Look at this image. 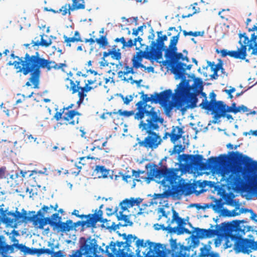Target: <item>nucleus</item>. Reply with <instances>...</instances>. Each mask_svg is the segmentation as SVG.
I'll return each mask as SVG.
<instances>
[{"instance_id":"42","label":"nucleus","mask_w":257,"mask_h":257,"mask_svg":"<svg viewBox=\"0 0 257 257\" xmlns=\"http://www.w3.org/2000/svg\"><path fill=\"white\" fill-rule=\"evenodd\" d=\"M95 42H97L99 46L103 48H105L106 46L108 45V42L106 37L101 36L99 38H97L95 40Z\"/></svg>"},{"instance_id":"15","label":"nucleus","mask_w":257,"mask_h":257,"mask_svg":"<svg viewBox=\"0 0 257 257\" xmlns=\"http://www.w3.org/2000/svg\"><path fill=\"white\" fill-rule=\"evenodd\" d=\"M197 101V94L190 93L188 95L187 100H182L179 102L178 108L184 113L188 109L195 107Z\"/></svg>"},{"instance_id":"45","label":"nucleus","mask_w":257,"mask_h":257,"mask_svg":"<svg viewBox=\"0 0 257 257\" xmlns=\"http://www.w3.org/2000/svg\"><path fill=\"white\" fill-rule=\"evenodd\" d=\"M203 160V156L200 155L193 156L192 159L193 163L196 165H199Z\"/></svg>"},{"instance_id":"57","label":"nucleus","mask_w":257,"mask_h":257,"mask_svg":"<svg viewBox=\"0 0 257 257\" xmlns=\"http://www.w3.org/2000/svg\"><path fill=\"white\" fill-rule=\"evenodd\" d=\"M18 247L19 249H20L22 251L24 252L25 254H28L29 251L30 250V248L26 246L25 245L22 244H18Z\"/></svg>"},{"instance_id":"59","label":"nucleus","mask_w":257,"mask_h":257,"mask_svg":"<svg viewBox=\"0 0 257 257\" xmlns=\"http://www.w3.org/2000/svg\"><path fill=\"white\" fill-rule=\"evenodd\" d=\"M126 75L124 71H119L118 72V76L119 78H121V80L126 81L127 82H130V80L128 78H127L125 76Z\"/></svg>"},{"instance_id":"5","label":"nucleus","mask_w":257,"mask_h":257,"mask_svg":"<svg viewBox=\"0 0 257 257\" xmlns=\"http://www.w3.org/2000/svg\"><path fill=\"white\" fill-rule=\"evenodd\" d=\"M177 51H166L165 56L172 60V72L175 75L176 79H183L185 77V71L190 69L191 65H187L182 61L189 62L187 55L184 56L181 53H176Z\"/></svg>"},{"instance_id":"39","label":"nucleus","mask_w":257,"mask_h":257,"mask_svg":"<svg viewBox=\"0 0 257 257\" xmlns=\"http://www.w3.org/2000/svg\"><path fill=\"white\" fill-rule=\"evenodd\" d=\"M182 226H180L178 225L177 227L172 228V231L177 233L178 235L182 234H184V233H190V231L188 229L183 227Z\"/></svg>"},{"instance_id":"32","label":"nucleus","mask_w":257,"mask_h":257,"mask_svg":"<svg viewBox=\"0 0 257 257\" xmlns=\"http://www.w3.org/2000/svg\"><path fill=\"white\" fill-rule=\"evenodd\" d=\"M167 40V37L166 35H163L162 32H158V39L155 42L157 45L159 46L160 48L164 50V42Z\"/></svg>"},{"instance_id":"35","label":"nucleus","mask_w":257,"mask_h":257,"mask_svg":"<svg viewBox=\"0 0 257 257\" xmlns=\"http://www.w3.org/2000/svg\"><path fill=\"white\" fill-rule=\"evenodd\" d=\"M238 238H235L233 236L231 235H227L225 237V243L224 244L225 248H229L231 247L233 245L234 246V248H235V244L236 241Z\"/></svg>"},{"instance_id":"9","label":"nucleus","mask_w":257,"mask_h":257,"mask_svg":"<svg viewBox=\"0 0 257 257\" xmlns=\"http://www.w3.org/2000/svg\"><path fill=\"white\" fill-rule=\"evenodd\" d=\"M198 93L200 94V97L203 98L202 103L200 104V106L202 108L212 110L215 112L224 113L225 104L222 101L208 102L205 93L202 91L200 92L198 91Z\"/></svg>"},{"instance_id":"54","label":"nucleus","mask_w":257,"mask_h":257,"mask_svg":"<svg viewBox=\"0 0 257 257\" xmlns=\"http://www.w3.org/2000/svg\"><path fill=\"white\" fill-rule=\"evenodd\" d=\"M123 180L125 181L126 182L133 181V184L132 185V188H134L136 186V183H135V178H132L130 176H123Z\"/></svg>"},{"instance_id":"36","label":"nucleus","mask_w":257,"mask_h":257,"mask_svg":"<svg viewBox=\"0 0 257 257\" xmlns=\"http://www.w3.org/2000/svg\"><path fill=\"white\" fill-rule=\"evenodd\" d=\"M106 248V252L107 253L108 256H111L113 254H116L117 252L116 248L115 247V245L112 242H111L109 245H107L105 247Z\"/></svg>"},{"instance_id":"46","label":"nucleus","mask_w":257,"mask_h":257,"mask_svg":"<svg viewBox=\"0 0 257 257\" xmlns=\"http://www.w3.org/2000/svg\"><path fill=\"white\" fill-rule=\"evenodd\" d=\"M211 68L214 71V75H215L216 76H218L217 74V72L220 70H223L222 65L220 63H218L216 65L214 64H212Z\"/></svg>"},{"instance_id":"24","label":"nucleus","mask_w":257,"mask_h":257,"mask_svg":"<svg viewBox=\"0 0 257 257\" xmlns=\"http://www.w3.org/2000/svg\"><path fill=\"white\" fill-rule=\"evenodd\" d=\"M102 215V212L99 211L98 214H89L87 216V223L89 225H93L96 222L101 220V217Z\"/></svg>"},{"instance_id":"13","label":"nucleus","mask_w":257,"mask_h":257,"mask_svg":"<svg viewBox=\"0 0 257 257\" xmlns=\"http://www.w3.org/2000/svg\"><path fill=\"white\" fill-rule=\"evenodd\" d=\"M146 48L147 50L145 51V58L157 60L162 58V51L164 49L157 45L155 41H152L150 51L148 50V46Z\"/></svg>"},{"instance_id":"29","label":"nucleus","mask_w":257,"mask_h":257,"mask_svg":"<svg viewBox=\"0 0 257 257\" xmlns=\"http://www.w3.org/2000/svg\"><path fill=\"white\" fill-rule=\"evenodd\" d=\"M168 194L167 193L157 194L154 196L153 199L155 200V203L156 204L159 203L161 204H167V197Z\"/></svg>"},{"instance_id":"17","label":"nucleus","mask_w":257,"mask_h":257,"mask_svg":"<svg viewBox=\"0 0 257 257\" xmlns=\"http://www.w3.org/2000/svg\"><path fill=\"white\" fill-rule=\"evenodd\" d=\"M249 31L253 33L251 34L250 39H248V50H252L251 55L257 56V23L251 28H249Z\"/></svg>"},{"instance_id":"1","label":"nucleus","mask_w":257,"mask_h":257,"mask_svg":"<svg viewBox=\"0 0 257 257\" xmlns=\"http://www.w3.org/2000/svg\"><path fill=\"white\" fill-rule=\"evenodd\" d=\"M232 159L246 164V168L242 173V179L239 174L241 168L236 164H230L222 171V179L225 180L229 188L241 191L245 195H257V162L238 152H233Z\"/></svg>"},{"instance_id":"52","label":"nucleus","mask_w":257,"mask_h":257,"mask_svg":"<svg viewBox=\"0 0 257 257\" xmlns=\"http://www.w3.org/2000/svg\"><path fill=\"white\" fill-rule=\"evenodd\" d=\"M148 241H150L149 240L147 241L146 242H144V240L143 239H138L136 241V245L138 247L140 248L141 247H146L148 245Z\"/></svg>"},{"instance_id":"27","label":"nucleus","mask_w":257,"mask_h":257,"mask_svg":"<svg viewBox=\"0 0 257 257\" xmlns=\"http://www.w3.org/2000/svg\"><path fill=\"white\" fill-rule=\"evenodd\" d=\"M57 227L61 231H69L72 229V221L69 220L66 222H60L56 224Z\"/></svg>"},{"instance_id":"8","label":"nucleus","mask_w":257,"mask_h":257,"mask_svg":"<svg viewBox=\"0 0 257 257\" xmlns=\"http://www.w3.org/2000/svg\"><path fill=\"white\" fill-rule=\"evenodd\" d=\"M80 244V248L84 255L100 257L99 254L104 252L103 249L98 246L97 241L94 238L90 237L85 239L81 238Z\"/></svg>"},{"instance_id":"21","label":"nucleus","mask_w":257,"mask_h":257,"mask_svg":"<svg viewBox=\"0 0 257 257\" xmlns=\"http://www.w3.org/2000/svg\"><path fill=\"white\" fill-rule=\"evenodd\" d=\"M172 212L173 216L172 220H171L169 217L167 220L168 227H170L171 224L174 222H176L180 226H183L186 224L185 221L179 216L178 213L173 208H172Z\"/></svg>"},{"instance_id":"64","label":"nucleus","mask_w":257,"mask_h":257,"mask_svg":"<svg viewBox=\"0 0 257 257\" xmlns=\"http://www.w3.org/2000/svg\"><path fill=\"white\" fill-rule=\"evenodd\" d=\"M116 43L120 42L122 44V48L124 49V44L125 43V40L124 37H121L120 38H116L114 40Z\"/></svg>"},{"instance_id":"3","label":"nucleus","mask_w":257,"mask_h":257,"mask_svg":"<svg viewBox=\"0 0 257 257\" xmlns=\"http://www.w3.org/2000/svg\"><path fill=\"white\" fill-rule=\"evenodd\" d=\"M159 183L164 187L166 191L171 194L174 196L181 197L182 195H188L191 194L192 190L190 184L184 183L181 181L177 182V176L173 171H160L158 174Z\"/></svg>"},{"instance_id":"55","label":"nucleus","mask_w":257,"mask_h":257,"mask_svg":"<svg viewBox=\"0 0 257 257\" xmlns=\"http://www.w3.org/2000/svg\"><path fill=\"white\" fill-rule=\"evenodd\" d=\"M133 67L138 69L139 68H143L145 69H146V67L142 64L141 62L136 61H132Z\"/></svg>"},{"instance_id":"20","label":"nucleus","mask_w":257,"mask_h":257,"mask_svg":"<svg viewBox=\"0 0 257 257\" xmlns=\"http://www.w3.org/2000/svg\"><path fill=\"white\" fill-rule=\"evenodd\" d=\"M196 234L200 238H211L216 236L215 228L214 229H196Z\"/></svg>"},{"instance_id":"26","label":"nucleus","mask_w":257,"mask_h":257,"mask_svg":"<svg viewBox=\"0 0 257 257\" xmlns=\"http://www.w3.org/2000/svg\"><path fill=\"white\" fill-rule=\"evenodd\" d=\"M108 173L109 171L102 166H96L93 172V174L98 178H106Z\"/></svg>"},{"instance_id":"28","label":"nucleus","mask_w":257,"mask_h":257,"mask_svg":"<svg viewBox=\"0 0 257 257\" xmlns=\"http://www.w3.org/2000/svg\"><path fill=\"white\" fill-rule=\"evenodd\" d=\"M57 207L58 205L57 204L55 205V207H54L52 205H50V206L44 205L43 207L38 211L37 215L41 217H44L46 214L50 213L53 210L56 211Z\"/></svg>"},{"instance_id":"31","label":"nucleus","mask_w":257,"mask_h":257,"mask_svg":"<svg viewBox=\"0 0 257 257\" xmlns=\"http://www.w3.org/2000/svg\"><path fill=\"white\" fill-rule=\"evenodd\" d=\"M133 201L131 199H125L120 203L119 206L120 207V210L119 211H124L127 210L128 208H131L133 206Z\"/></svg>"},{"instance_id":"40","label":"nucleus","mask_w":257,"mask_h":257,"mask_svg":"<svg viewBox=\"0 0 257 257\" xmlns=\"http://www.w3.org/2000/svg\"><path fill=\"white\" fill-rule=\"evenodd\" d=\"M78 35V37L68 38L66 36H64L65 42L66 43H71V42H78L81 41V38L78 31L75 32V35Z\"/></svg>"},{"instance_id":"25","label":"nucleus","mask_w":257,"mask_h":257,"mask_svg":"<svg viewBox=\"0 0 257 257\" xmlns=\"http://www.w3.org/2000/svg\"><path fill=\"white\" fill-rule=\"evenodd\" d=\"M100 222H102V226L110 230H116L119 228V224H115L114 222L108 220L106 219H103L101 217V220Z\"/></svg>"},{"instance_id":"11","label":"nucleus","mask_w":257,"mask_h":257,"mask_svg":"<svg viewBox=\"0 0 257 257\" xmlns=\"http://www.w3.org/2000/svg\"><path fill=\"white\" fill-rule=\"evenodd\" d=\"M256 242L247 239L238 238L235 244L234 250L237 252H242L249 254L252 250H255Z\"/></svg>"},{"instance_id":"34","label":"nucleus","mask_w":257,"mask_h":257,"mask_svg":"<svg viewBox=\"0 0 257 257\" xmlns=\"http://www.w3.org/2000/svg\"><path fill=\"white\" fill-rule=\"evenodd\" d=\"M179 33H178L177 36H173L171 38L170 45L169 46V48L167 49L166 51H177V49L176 47V45L179 40Z\"/></svg>"},{"instance_id":"23","label":"nucleus","mask_w":257,"mask_h":257,"mask_svg":"<svg viewBox=\"0 0 257 257\" xmlns=\"http://www.w3.org/2000/svg\"><path fill=\"white\" fill-rule=\"evenodd\" d=\"M118 220L123 221L119 223V226H132L133 223L130 220V217L127 215L123 214L122 211H118L117 213Z\"/></svg>"},{"instance_id":"6","label":"nucleus","mask_w":257,"mask_h":257,"mask_svg":"<svg viewBox=\"0 0 257 257\" xmlns=\"http://www.w3.org/2000/svg\"><path fill=\"white\" fill-rule=\"evenodd\" d=\"M36 69L35 72L34 73L33 79L35 81V86H33L34 88H38L40 81V77L41 75L40 68H46L47 70L49 71L52 68L55 69H59L63 66H66L65 64L59 63L56 64L54 61H49L39 57L38 52H36Z\"/></svg>"},{"instance_id":"33","label":"nucleus","mask_w":257,"mask_h":257,"mask_svg":"<svg viewBox=\"0 0 257 257\" xmlns=\"http://www.w3.org/2000/svg\"><path fill=\"white\" fill-rule=\"evenodd\" d=\"M85 8L84 0H73V4L71 6V10L74 11Z\"/></svg>"},{"instance_id":"48","label":"nucleus","mask_w":257,"mask_h":257,"mask_svg":"<svg viewBox=\"0 0 257 257\" xmlns=\"http://www.w3.org/2000/svg\"><path fill=\"white\" fill-rule=\"evenodd\" d=\"M68 80L70 81V90L72 91V93H75L77 92L78 90H80V86H78V85H76L74 81L72 80L68 79Z\"/></svg>"},{"instance_id":"30","label":"nucleus","mask_w":257,"mask_h":257,"mask_svg":"<svg viewBox=\"0 0 257 257\" xmlns=\"http://www.w3.org/2000/svg\"><path fill=\"white\" fill-rule=\"evenodd\" d=\"M247 211V210H244L243 209H242L234 210L230 212L227 210L224 209L222 210V214L223 215L227 216H235L240 215L241 213L246 212Z\"/></svg>"},{"instance_id":"38","label":"nucleus","mask_w":257,"mask_h":257,"mask_svg":"<svg viewBox=\"0 0 257 257\" xmlns=\"http://www.w3.org/2000/svg\"><path fill=\"white\" fill-rule=\"evenodd\" d=\"M41 42H39V41H37L36 42L33 41L32 43L33 44V46L41 45L43 46L48 47L51 44L52 42H51V40L47 41L43 39V35H41Z\"/></svg>"},{"instance_id":"56","label":"nucleus","mask_w":257,"mask_h":257,"mask_svg":"<svg viewBox=\"0 0 257 257\" xmlns=\"http://www.w3.org/2000/svg\"><path fill=\"white\" fill-rule=\"evenodd\" d=\"M46 171H47L46 168H44L43 170H39V171L33 170V171H31V173L30 174L29 176H31L33 175H34V174H37V173L41 174H46V175H48V174L46 173Z\"/></svg>"},{"instance_id":"41","label":"nucleus","mask_w":257,"mask_h":257,"mask_svg":"<svg viewBox=\"0 0 257 257\" xmlns=\"http://www.w3.org/2000/svg\"><path fill=\"white\" fill-rule=\"evenodd\" d=\"M34 224L37 227L43 228L47 224V222L43 218H37L34 220Z\"/></svg>"},{"instance_id":"10","label":"nucleus","mask_w":257,"mask_h":257,"mask_svg":"<svg viewBox=\"0 0 257 257\" xmlns=\"http://www.w3.org/2000/svg\"><path fill=\"white\" fill-rule=\"evenodd\" d=\"M67 111L63 112V115L61 112H57L55 114V118L58 120L62 118L63 122H60L61 124H71L75 125L79 122V118L76 116V114H78V112L75 110H69L66 109Z\"/></svg>"},{"instance_id":"19","label":"nucleus","mask_w":257,"mask_h":257,"mask_svg":"<svg viewBox=\"0 0 257 257\" xmlns=\"http://www.w3.org/2000/svg\"><path fill=\"white\" fill-rule=\"evenodd\" d=\"M183 133L184 132L182 128L177 126H173L171 133L170 134L166 133V135H168L170 137L171 142L175 144L177 141L182 137Z\"/></svg>"},{"instance_id":"12","label":"nucleus","mask_w":257,"mask_h":257,"mask_svg":"<svg viewBox=\"0 0 257 257\" xmlns=\"http://www.w3.org/2000/svg\"><path fill=\"white\" fill-rule=\"evenodd\" d=\"M238 225L239 222L238 221H232V222H223L220 224L216 225L215 226L216 235H229Z\"/></svg>"},{"instance_id":"63","label":"nucleus","mask_w":257,"mask_h":257,"mask_svg":"<svg viewBox=\"0 0 257 257\" xmlns=\"http://www.w3.org/2000/svg\"><path fill=\"white\" fill-rule=\"evenodd\" d=\"M143 26H140L137 29H133L132 34L135 36H137L139 35V33L140 31H143Z\"/></svg>"},{"instance_id":"58","label":"nucleus","mask_w":257,"mask_h":257,"mask_svg":"<svg viewBox=\"0 0 257 257\" xmlns=\"http://www.w3.org/2000/svg\"><path fill=\"white\" fill-rule=\"evenodd\" d=\"M71 6H70V5H68V6H65L64 7H62V8L60 9V11L62 13L63 15H65L68 13V12H69L70 10H71Z\"/></svg>"},{"instance_id":"7","label":"nucleus","mask_w":257,"mask_h":257,"mask_svg":"<svg viewBox=\"0 0 257 257\" xmlns=\"http://www.w3.org/2000/svg\"><path fill=\"white\" fill-rule=\"evenodd\" d=\"M248 43V37L245 33L239 35V43L240 47L236 51H229L226 49L221 50L220 53L222 57L229 56L235 59L244 60L246 56V50L247 43Z\"/></svg>"},{"instance_id":"18","label":"nucleus","mask_w":257,"mask_h":257,"mask_svg":"<svg viewBox=\"0 0 257 257\" xmlns=\"http://www.w3.org/2000/svg\"><path fill=\"white\" fill-rule=\"evenodd\" d=\"M49 246L50 247V248H47L45 249H30L29 251V252L28 254H41L42 253H46L52 255L54 254V256L55 257H61L62 256L61 255V252L60 251H54V247L58 248V245H54L53 244H50L49 243Z\"/></svg>"},{"instance_id":"16","label":"nucleus","mask_w":257,"mask_h":257,"mask_svg":"<svg viewBox=\"0 0 257 257\" xmlns=\"http://www.w3.org/2000/svg\"><path fill=\"white\" fill-rule=\"evenodd\" d=\"M150 250L147 253L146 257H166L164 251L165 246L161 243H155L148 241Z\"/></svg>"},{"instance_id":"49","label":"nucleus","mask_w":257,"mask_h":257,"mask_svg":"<svg viewBox=\"0 0 257 257\" xmlns=\"http://www.w3.org/2000/svg\"><path fill=\"white\" fill-rule=\"evenodd\" d=\"M82 255H83V253L81 250V249L79 248L76 251H74L71 255H70L69 257H82ZM85 257H93L92 256H85Z\"/></svg>"},{"instance_id":"14","label":"nucleus","mask_w":257,"mask_h":257,"mask_svg":"<svg viewBox=\"0 0 257 257\" xmlns=\"http://www.w3.org/2000/svg\"><path fill=\"white\" fill-rule=\"evenodd\" d=\"M172 95V91L171 90H167L161 92L160 94H157L155 100L156 102H159L167 110H171L172 109V104L170 101Z\"/></svg>"},{"instance_id":"37","label":"nucleus","mask_w":257,"mask_h":257,"mask_svg":"<svg viewBox=\"0 0 257 257\" xmlns=\"http://www.w3.org/2000/svg\"><path fill=\"white\" fill-rule=\"evenodd\" d=\"M157 213L158 214V220L161 219L162 217H164L166 219V221H167V219H168V216L170 214V212L168 211L167 212L165 210L164 208L160 207L158 208L157 209Z\"/></svg>"},{"instance_id":"22","label":"nucleus","mask_w":257,"mask_h":257,"mask_svg":"<svg viewBox=\"0 0 257 257\" xmlns=\"http://www.w3.org/2000/svg\"><path fill=\"white\" fill-rule=\"evenodd\" d=\"M103 56L104 57L110 56L113 59L116 60H119L121 57L120 50L119 49H116L115 46L112 49H108L107 51L103 52Z\"/></svg>"},{"instance_id":"2","label":"nucleus","mask_w":257,"mask_h":257,"mask_svg":"<svg viewBox=\"0 0 257 257\" xmlns=\"http://www.w3.org/2000/svg\"><path fill=\"white\" fill-rule=\"evenodd\" d=\"M138 111L135 119L140 120L139 128L148 134L145 139L139 143L140 146L147 149H155L161 144L162 139L155 133L152 132L159 128V123H163L164 119L161 117L159 110L147 104L143 101L137 103Z\"/></svg>"},{"instance_id":"62","label":"nucleus","mask_w":257,"mask_h":257,"mask_svg":"<svg viewBox=\"0 0 257 257\" xmlns=\"http://www.w3.org/2000/svg\"><path fill=\"white\" fill-rule=\"evenodd\" d=\"M128 79H130V81L131 84H133L134 83H136L138 87L141 86V83L143 81L142 79H140L139 80H134L133 79V78L132 76L128 77Z\"/></svg>"},{"instance_id":"51","label":"nucleus","mask_w":257,"mask_h":257,"mask_svg":"<svg viewBox=\"0 0 257 257\" xmlns=\"http://www.w3.org/2000/svg\"><path fill=\"white\" fill-rule=\"evenodd\" d=\"M247 111H249V109L244 105L238 106L237 107L236 109H235V113H237V112H245Z\"/></svg>"},{"instance_id":"47","label":"nucleus","mask_w":257,"mask_h":257,"mask_svg":"<svg viewBox=\"0 0 257 257\" xmlns=\"http://www.w3.org/2000/svg\"><path fill=\"white\" fill-rule=\"evenodd\" d=\"M77 92H78V95L79 97V99L77 103L79 106L80 104L83 102L84 97L86 96V94L85 93V92L82 90L81 88H80V90H78Z\"/></svg>"},{"instance_id":"43","label":"nucleus","mask_w":257,"mask_h":257,"mask_svg":"<svg viewBox=\"0 0 257 257\" xmlns=\"http://www.w3.org/2000/svg\"><path fill=\"white\" fill-rule=\"evenodd\" d=\"M143 58H145V51H140L137 52L136 55L134 56L132 61L142 62Z\"/></svg>"},{"instance_id":"61","label":"nucleus","mask_w":257,"mask_h":257,"mask_svg":"<svg viewBox=\"0 0 257 257\" xmlns=\"http://www.w3.org/2000/svg\"><path fill=\"white\" fill-rule=\"evenodd\" d=\"M133 46H136V44L134 42V40L130 39L127 42L125 41L124 44V49L125 48H131Z\"/></svg>"},{"instance_id":"44","label":"nucleus","mask_w":257,"mask_h":257,"mask_svg":"<svg viewBox=\"0 0 257 257\" xmlns=\"http://www.w3.org/2000/svg\"><path fill=\"white\" fill-rule=\"evenodd\" d=\"M136 106L137 107V105H136ZM137 111L136 112V113H135V112L133 110H131V111H126V110L122 111L121 110H119L118 112L121 115H122V116H125V117H129V116H132V115H134V117H135V114L138 111L137 107Z\"/></svg>"},{"instance_id":"4","label":"nucleus","mask_w":257,"mask_h":257,"mask_svg":"<svg viewBox=\"0 0 257 257\" xmlns=\"http://www.w3.org/2000/svg\"><path fill=\"white\" fill-rule=\"evenodd\" d=\"M36 55L30 56L28 54L25 55V57H21L19 61H15L13 62L9 61L7 65L9 66L13 65L17 73L22 72L24 75L30 73L31 77L29 81H28L26 85L28 86L31 85L35 86V81L33 79L34 73L36 69Z\"/></svg>"},{"instance_id":"53","label":"nucleus","mask_w":257,"mask_h":257,"mask_svg":"<svg viewBox=\"0 0 257 257\" xmlns=\"http://www.w3.org/2000/svg\"><path fill=\"white\" fill-rule=\"evenodd\" d=\"M184 149V148L181 145H175L174 147L173 153L174 154H180L183 151Z\"/></svg>"},{"instance_id":"50","label":"nucleus","mask_w":257,"mask_h":257,"mask_svg":"<svg viewBox=\"0 0 257 257\" xmlns=\"http://www.w3.org/2000/svg\"><path fill=\"white\" fill-rule=\"evenodd\" d=\"M123 103L126 105L128 104L131 101L133 100V97L132 95H127L124 97L122 95L120 94Z\"/></svg>"},{"instance_id":"60","label":"nucleus","mask_w":257,"mask_h":257,"mask_svg":"<svg viewBox=\"0 0 257 257\" xmlns=\"http://www.w3.org/2000/svg\"><path fill=\"white\" fill-rule=\"evenodd\" d=\"M126 75H128L130 73L134 74L135 72L134 71L133 67H130L128 66H125L124 67V71H123Z\"/></svg>"}]
</instances>
